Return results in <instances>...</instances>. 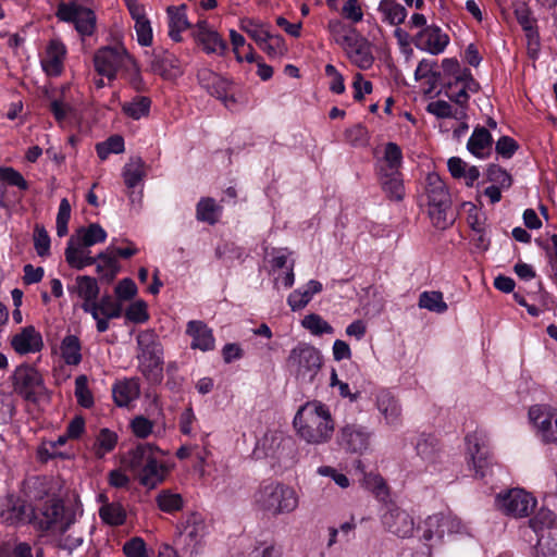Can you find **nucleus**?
<instances>
[{"label": "nucleus", "instance_id": "f257e3e1", "mask_svg": "<svg viewBox=\"0 0 557 557\" xmlns=\"http://www.w3.org/2000/svg\"><path fill=\"white\" fill-rule=\"evenodd\" d=\"M294 425L300 437L310 444L327 442L334 431L329 409L319 401L307 403L302 406L294 418Z\"/></svg>", "mask_w": 557, "mask_h": 557}, {"label": "nucleus", "instance_id": "f03ea898", "mask_svg": "<svg viewBox=\"0 0 557 557\" xmlns=\"http://www.w3.org/2000/svg\"><path fill=\"white\" fill-rule=\"evenodd\" d=\"M137 370L150 384L163 380L164 352L159 335L153 330L140 331L136 336Z\"/></svg>", "mask_w": 557, "mask_h": 557}, {"label": "nucleus", "instance_id": "7ed1b4c3", "mask_svg": "<svg viewBox=\"0 0 557 557\" xmlns=\"http://www.w3.org/2000/svg\"><path fill=\"white\" fill-rule=\"evenodd\" d=\"M256 507L273 517L293 512L298 507L296 491L283 483L269 482L259 486L253 496Z\"/></svg>", "mask_w": 557, "mask_h": 557}, {"label": "nucleus", "instance_id": "20e7f679", "mask_svg": "<svg viewBox=\"0 0 557 557\" xmlns=\"http://www.w3.org/2000/svg\"><path fill=\"white\" fill-rule=\"evenodd\" d=\"M425 194L429 215L433 225L440 230L450 226L455 221L450 195L445 183L436 173L428 174Z\"/></svg>", "mask_w": 557, "mask_h": 557}, {"label": "nucleus", "instance_id": "39448f33", "mask_svg": "<svg viewBox=\"0 0 557 557\" xmlns=\"http://www.w3.org/2000/svg\"><path fill=\"white\" fill-rule=\"evenodd\" d=\"M28 520L41 531L65 533L74 523V515L66 512L60 499L50 498L30 509Z\"/></svg>", "mask_w": 557, "mask_h": 557}, {"label": "nucleus", "instance_id": "423d86ee", "mask_svg": "<svg viewBox=\"0 0 557 557\" xmlns=\"http://www.w3.org/2000/svg\"><path fill=\"white\" fill-rule=\"evenodd\" d=\"M323 357L319 349L308 343H298L289 352L286 366L300 383H312L320 372Z\"/></svg>", "mask_w": 557, "mask_h": 557}, {"label": "nucleus", "instance_id": "0eeeda50", "mask_svg": "<svg viewBox=\"0 0 557 557\" xmlns=\"http://www.w3.org/2000/svg\"><path fill=\"white\" fill-rule=\"evenodd\" d=\"M94 64L97 73L113 81L121 71L132 72L136 70L134 59L122 45L106 46L98 49L94 55Z\"/></svg>", "mask_w": 557, "mask_h": 557}, {"label": "nucleus", "instance_id": "6e6552de", "mask_svg": "<svg viewBox=\"0 0 557 557\" xmlns=\"http://www.w3.org/2000/svg\"><path fill=\"white\" fill-rule=\"evenodd\" d=\"M536 499L522 488H510L495 497V506L504 515L512 518L528 517L534 509Z\"/></svg>", "mask_w": 557, "mask_h": 557}, {"label": "nucleus", "instance_id": "1a4fd4ad", "mask_svg": "<svg viewBox=\"0 0 557 557\" xmlns=\"http://www.w3.org/2000/svg\"><path fill=\"white\" fill-rule=\"evenodd\" d=\"M294 443L290 437L277 431H269L259 440L253 450L257 458H271L285 462L293 458Z\"/></svg>", "mask_w": 557, "mask_h": 557}, {"label": "nucleus", "instance_id": "9d476101", "mask_svg": "<svg viewBox=\"0 0 557 557\" xmlns=\"http://www.w3.org/2000/svg\"><path fill=\"white\" fill-rule=\"evenodd\" d=\"M12 380L14 392L27 401L37 403L47 392L41 374L34 367H17Z\"/></svg>", "mask_w": 557, "mask_h": 557}, {"label": "nucleus", "instance_id": "9b49d317", "mask_svg": "<svg viewBox=\"0 0 557 557\" xmlns=\"http://www.w3.org/2000/svg\"><path fill=\"white\" fill-rule=\"evenodd\" d=\"M55 16L66 23H72L81 36H90L96 28V14L89 8L76 1L58 4Z\"/></svg>", "mask_w": 557, "mask_h": 557}, {"label": "nucleus", "instance_id": "f8f14e48", "mask_svg": "<svg viewBox=\"0 0 557 557\" xmlns=\"http://www.w3.org/2000/svg\"><path fill=\"white\" fill-rule=\"evenodd\" d=\"M469 465L476 478H485L492 473L494 463L484 436L479 432L468 434L465 438Z\"/></svg>", "mask_w": 557, "mask_h": 557}, {"label": "nucleus", "instance_id": "ddd939ff", "mask_svg": "<svg viewBox=\"0 0 557 557\" xmlns=\"http://www.w3.org/2000/svg\"><path fill=\"white\" fill-rule=\"evenodd\" d=\"M423 540L431 541L434 537L442 540L445 534H462L467 532V525L451 512H438L429 516L424 521Z\"/></svg>", "mask_w": 557, "mask_h": 557}, {"label": "nucleus", "instance_id": "4468645a", "mask_svg": "<svg viewBox=\"0 0 557 557\" xmlns=\"http://www.w3.org/2000/svg\"><path fill=\"white\" fill-rule=\"evenodd\" d=\"M529 417L540 438L546 444L557 445V409L549 406H533L529 410Z\"/></svg>", "mask_w": 557, "mask_h": 557}, {"label": "nucleus", "instance_id": "2eb2a0df", "mask_svg": "<svg viewBox=\"0 0 557 557\" xmlns=\"http://www.w3.org/2000/svg\"><path fill=\"white\" fill-rule=\"evenodd\" d=\"M371 432L360 424H346L337 435L338 445L351 454H362L370 446Z\"/></svg>", "mask_w": 557, "mask_h": 557}, {"label": "nucleus", "instance_id": "dca6fc26", "mask_svg": "<svg viewBox=\"0 0 557 557\" xmlns=\"http://www.w3.org/2000/svg\"><path fill=\"white\" fill-rule=\"evenodd\" d=\"M416 451L424 462L426 471L431 473L441 471L443 454L435 436L420 435L416 443Z\"/></svg>", "mask_w": 557, "mask_h": 557}, {"label": "nucleus", "instance_id": "f3484780", "mask_svg": "<svg viewBox=\"0 0 557 557\" xmlns=\"http://www.w3.org/2000/svg\"><path fill=\"white\" fill-rule=\"evenodd\" d=\"M384 528L399 537H409L414 529V522L411 516L398 508L389 507L382 517Z\"/></svg>", "mask_w": 557, "mask_h": 557}, {"label": "nucleus", "instance_id": "a211bd4d", "mask_svg": "<svg viewBox=\"0 0 557 557\" xmlns=\"http://www.w3.org/2000/svg\"><path fill=\"white\" fill-rule=\"evenodd\" d=\"M449 42L447 34L436 25L424 27L417 36L416 47L431 54L442 53Z\"/></svg>", "mask_w": 557, "mask_h": 557}, {"label": "nucleus", "instance_id": "6ab92c4d", "mask_svg": "<svg viewBox=\"0 0 557 557\" xmlns=\"http://www.w3.org/2000/svg\"><path fill=\"white\" fill-rule=\"evenodd\" d=\"M194 36L207 53L222 55L227 48L226 41L221 38L218 32L209 27L206 21H199L197 23Z\"/></svg>", "mask_w": 557, "mask_h": 557}, {"label": "nucleus", "instance_id": "aec40b11", "mask_svg": "<svg viewBox=\"0 0 557 557\" xmlns=\"http://www.w3.org/2000/svg\"><path fill=\"white\" fill-rule=\"evenodd\" d=\"M158 455H164V453L157 446L150 443L138 444L135 448L128 451L124 458L125 465L134 472L138 473L148 463H151L152 459Z\"/></svg>", "mask_w": 557, "mask_h": 557}, {"label": "nucleus", "instance_id": "412c9836", "mask_svg": "<svg viewBox=\"0 0 557 557\" xmlns=\"http://www.w3.org/2000/svg\"><path fill=\"white\" fill-rule=\"evenodd\" d=\"M186 333L191 337L190 347L201 351H210L215 347L212 330L202 321L191 320L187 323Z\"/></svg>", "mask_w": 557, "mask_h": 557}, {"label": "nucleus", "instance_id": "4be33fe9", "mask_svg": "<svg viewBox=\"0 0 557 557\" xmlns=\"http://www.w3.org/2000/svg\"><path fill=\"white\" fill-rule=\"evenodd\" d=\"M181 537L188 545L197 546L206 535V523L202 516L198 512L188 513L182 521Z\"/></svg>", "mask_w": 557, "mask_h": 557}, {"label": "nucleus", "instance_id": "5701e85b", "mask_svg": "<svg viewBox=\"0 0 557 557\" xmlns=\"http://www.w3.org/2000/svg\"><path fill=\"white\" fill-rule=\"evenodd\" d=\"M11 345L18 354L37 352L42 346V337L32 325L24 327L11 339Z\"/></svg>", "mask_w": 557, "mask_h": 557}, {"label": "nucleus", "instance_id": "b1692460", "mask_svg": "<svg viewBox=\"0 0 557 557\" xmlns=\"http://www.w3.org/2000/svg\"><path fill=\"white\" fill-rule=\"evenodd\" d=\"M376 408L386 423L398 426L401 422V408L389 391L382 389L376 394Z\"/></svg>", "mask_w": 557, "mask_h": 557}, {"label": "nucleus", "instance_id": "393cba45", "mask_svg": "<svg viewBox=\"0 0 557 557\" xmlns=\"http://www.w3.org/2000/svg\"><path fill=\"white\" fill-rule=\"evenodd\" d=\"M64 255L69 265L76 270H83L88 265L97 263V256L91 257L89 247L81 246V244L75 242L74 236H71L69 239Z\"/></svg>", "mask_w": 557, "mask_h": 557}, {"label": "nucleus", "instance_id": "a878e982", "mask_svg": "<svg viewBox=\"0 0 557 557\" xmlns=\"http://www.w3.org/2000/svg\"><path fill=\"white\" fill-rule=\"evenodd\" d=\"M162 455H158L148 463L143 470L137 473L138 480L141 485L147 488H154L158 484L162 483L168 474L169 468L161 459Z\"/></svg>", "mask_w": 557, "mask_h": 557}, {"label": "nucleus", "instance_id": "bb28decb", "mask_svg": "<svg viewBox=\"0 0 557 557\" xmlns=\"http://www.w3.org/2000/svg\"><path fill=\"white\" fill-rule=\"evenodd\" d=\"M345 40L347 41L346 50L350 61L363 70L371 67L374 58L369 42L364 39H351L348 37H345Z\"/></svg>", "mask_w": 557, "mask_h": 557}, {"label": "nucleus", "instance_id": "cd10ccee", "mask_svg": "<svg viewBox=\"0 0 557 557\" xmlns=\"http://www.w3.org/2000/svg\"><path fill=\"white\" fill-rule=\"evenodd\" d=\"M492 145L493 138L488 129L478 126L467 143V149L476 158L484 159L491 154Z\"/></svg>", "mask_w": 557, "mask_h": 557}, {"label": "nucleus", "instance_id": "c85d7f7f", "mask_svg": "<svg viewBox=\"0 0 557 557\" xmlns=\"http://www.w3.org/2000/svg\"><path fill=\"white\" fill-rule=\"evenodd\" d=\"M320 292H322V284L319 281L310 280L306 286L297 288L288 295L287 304L293 311L301 310Z\"/></svg>", "mask_w": 557, "mask_h": 557}, {"label": "nucleus", "instance_id": "c756f323", "mask_svg": "<svg viewBox=\"0 0 557 557\" xmlns=\"http://www.w3.org/2000/svg\"><path fill=\"white\" fill-rule=\"evenodd\" d=\"M140 386L137 379L124 380L114 384L112 395L119 407H126L139 397Z\"/></svg>", "mask_w": 557, "mask_h": 557}, {"label": "nucleus", "instance_id": "7c9ffc66", "mask_svg": "<svg viewBox=\"0 0 557 557\" xmlns=\"http://www.w3.org/2000/svg\"><path fill=\"white\" fill-rule=\"evenodd\" d=\"M380 183L383 191L391 200L400 201L405 197L404 180L400 172H381Z\"/></svg>", "mask_w": 557, "mask_h": 557}, {"label": "nucleus", "instance_id": "2f4dec72", "mask_svg": "<svg viewBox=\"0 0 557 557\" xmlns=\"http://www.w3.org/2000/svg\"><path fill=\"white\" fill-rule=\"evenodd\" d=\"M169 36L174 41H181V33L190 27V24L186 16V5L169 7Z\"/></svg>", "mask_w": 557, "mask_h": 557}, {"label": "nucleus", "instance_id": "473e14b6", "mask_svg": "<svg viewBox=\"0 0 557 557\" xmlns=\"http://www.w3.org/2000/svg\"><path fill=\"white\" fill-rule=\"evenodd\" d=\"M96 271L100 275L101 280L107 283H111L120 271V264L116 256L111 248L97 255Z\"/></svg>", "mask_w": 557, "mask_h": 557}, {"label": "nucleus", "instance_id": "72a5a7b5", "mask_svg": "<svg viewBox=\"0 0 557 557\" xmlns=\"http://www.w3.org/2000/svg\"><path fill=\"white\" fill-rule=\"evenodd\" d=\"M73 236L81 246L91 247L98 243H103L107 239V232L100 224L91 223L86 227H79Z\"/></svg>", "mask_w": 557, "mask_h": 557}, {"label": "nucleus", "instance_id": "f704fd0d", "mask_svg": "<svg viewBox=\"0 0 557 557\" xmlns=\"http://www.w3.org/2000/svg\"><path fill=\"white\" fill-rule=\"evenodd\" d=\"M76 284L69 286L71 293H76L84 302L96 301L99 295V286L95 277L82 275L76 277Z\"/></svg>", "mask_w": 557, "mask_h": 557}, {"label": "nucleus", "instance_id": "c9c22d12", "mask_svg": "<svg viewBox=\"0 0 557 557\" xmlns=\"http://www.w3.org/2000/svg\"><path fill=\"white\" fill-rule=\"evenodd\" d=\"M377 10L382 14L383 22L389 25H399L407 16L405 7L395 0H381Z\"/></svg>", "mask_w": 557, "mask_h": 557}, {"label": "nucleus", "instance_id": "e433bc0d", "mask_svg": "<svg viewBox=\"0 0 557 557\" xmlns=\"http://www.w3.org/2000/svg\"><path fill=\"white\" fill-rule=\"evenodd\" d=\"M221 210L213 198H201L196 206V218L200 222L213 225L218 222Z\"/></svg>", "mask_w": 557, "mask_h": 557}, {"label": "nucleus", "instance_id": "4c0bfd02", "mask_svg": "<svg viewBox=\"0 0 557 557\" xmlns=\"http://www.w3.org/2000/svg\"><path fill=\"white\" fill-rule=\"evenodd\" d=\"M61 356L69 366H77L82 361V346L75 335H66L60 346Z\"/></svg>", "mask_w": 557, "mask_h": 557}, {"label": "nucleus", "instance_id": "58836bf2", "mask_svg": "<svg viewBox=\"0 0 557 557\" xmlns=\"http://www.w3.org/2000/svg\"><path fill=\"white\" fill-rule=\"evenodd\" d=\"M150 107V98L146 96H136L131 101H126L122 104V111L126 116L133 120H140L141 117L149 115Z\"/></svg>", "mask_w": 557, "mask_h": 557}, {"label": "nucleus", "instance_id": "ea45409f", "mask_svg": "<svg viewBox=\"0 0 557 557\" xmlns=\"http://www.w3.org/2000/svg\"><path fill=\"white\" fill-rule=\"evenodd\" d=\"M403 163V152L400 147L395 143H387L384 149L383 164L380 166L381 172H400Z\"/></svg>", "mask_w": 557, "mask_h": 557}, {"label": "nucleus", "instance_id": "a19ab883", "mask_svg": "<svg viewBox=\"0 0 557 557\" xmlns=\"http://www.w3.org/2000/svg\"><path fill=\"white\" fill-rule=\"evenodd\" d=\"M156 503L159 509L166 513L180 511L184 506L182 495L174 493L171 490L160 491L156 496Z\"/></svg>", "mask_w": 557, "mask_h": 557}, {"label": "nucleus", "instance_id": "79ce46f5", "mask_svg": "<svg viewBox=\"0 0 557 557\" xmlns=\"http://www.w3.org/2000/svg\"><path fill=\"white\" fill-rule=\"evenodd\" d=\"M145 162L141 158L132 159L123 170L124 183L128 188L136 187L145 177Z\"/></svg>", "mask_w": 557, "mask_h": 557}, {"label": "nucleus", "instance_id": "37998d69", "mask_svg": "<svg viewBox=\"0 0 557 557\" xmlns=\"http://www.w3.org/2000/svg\"><path fill=\"white\" fill-rule=\"evenodd\" d=\"M419 307L436 313H444L447 310V304L443 299V294L437 290L423 292L419 296Z\"/></svg>", "mask_w": 557, "mask_h": 557}, {"label": "nucleus", "instance_id": "c03bdc74", "mask_svg": "<svg viewBox=\"0 0 557 557\" xmlns=\"http://www.w3.org/2000/svg\"><path fill=\"white\" fill-rule=\"evenodd\" d=\"M117 435L109 429H101L94 444V451L98 458H102L116 445Z\"/></svg>", "mask_w": 557, "mask_h": 557}, {"label": "nucleus", "instance_id": "a18cd8bd", "mask_svg": "<svg viewBox=\"0 0 557 557\" xmlns=\"http://www.w3.org/2000/svg\"><path fill=\"white\" fill-rule=\"evenodd\" d=\"M301 325L315 336L334 333L333 326L317 313L306 315L301 321Z\"/></svg>", "mask_w": 557, "mask_h": 557}, {"label": "nucleus", "instance_id": "49530a36", "mask_svg": "<svg viewBox=\"0 0 557 557\" xmlns=\"http://www.w3.org/2000/svg\"><path fill=\"white\" fill-rule=\"evenodd\" d=\"M99 516L103 522L110 525H121L126 519L124 508L117 503L103 505L99 510Z\"/></svg>", "mask_w": 557, "mask_h": 557}, {"label": "nucleus", "instance_id": "de8ad7c7", "mask_svg": "<svg viewBox=\"0 0 557 557\" xmlns=\"http://www.w3.org/2000/svg\"><path fill=\"white\" fill-rule=\"evenodd\" d=\"M240 27L257 42V45H259L261 41H264V39L271 38V33L268 29V25L261 22L251 18H245L242 21Z\"/></svg>", "mask_w": 557, "mask_h": 557}, {"label": "nucleus", "instance_id": "09e8293b", "mask_svg": "<svg viewBox=\"0 0 557 557\" xmlns=\"http://www.w3.org/2000/svg\"><path fill=\"white\" fill-rule=\"evenodd\" d=\"M258 46L270 58L282 57L287 51L284 38L281 35L271 34V38L264 39V41H261Z\"/></svg>", "mask_w": 557, "mask_h": 557}, {"label": "nucleus", "instance_id": "8fccbe9b", "mask_svg": "<svg viewBox=\"0 0 557 557\" xmlns=\"http://www.w3.org/2000/svg\"><path fill=\"white\" fill-rule=\"evenodd\" d=\"M487 181L500 188H509L512 184L511 175L498 164H491L486 171Z\"/></svg>", "mask_w": 557, "mask_h": 557}, {"label": "nucleus", "instance_id": "3c124183", "mask_svg": "<svg viewBox=\"0 0 557 557\" xmlns=\"http://www.w3.org/2000/svg\"><path fill=\"white\" fill-rule=\"evenodd\" d=\"M34 248L41 258L50 255V236L41 224H36L34 228Z\"/></svg>", "mask_w": 557, "mask_h": 557}, {"label": "nucleus", "instance_id": "603ef678", "mask_svg": "<svg viewBox=\"0 0 557 557\" xmlns=\"http://www.w3.org/2000/svg\"><path fill=\"white\" fill-rule=\"evenodd\" d=\"M530 528L539 534L545 529H549L555 524V515L552 510L542 508L529 520Z\"/></svg>", "mask_w": 557, "mask_h": 557}, {"label": "nucleus", "instance_id": "864d4df0", "mask_svg": "<svg viewBox=\"0 0 557 557\" xmlns=\"http://www.w3.org/2000/svg\"><path fill=\"white\" fill-rule=\"evenodd\" d=\"M75 396L77 403L84 408H90L94 405V397L88 388V379L84 374L75 379Z\"/></svg>", "mask_w": 557, "mask_h": 557}, {"label": "nucleus", "instance_id": "5fc2aeb1", "mask_svg": "<svg viewBox=\"0 0 557 557\" xmlns=\"http://www.w3.org/2000/svg\"><path fill=\"white\" fill-rule=\"evenodd\" d=\"M230 88V83L227 79L223 78L222 76L218 75L216 81H214V84H211L208 88V92L211 96H214L215 98L222 100L225 106H228V102H235V99L231 96H227V91Z\"/></svg>", "mask_w": 557, "mask_h": 557}, {"label": "nucleus", "instance_id": "6e6d98bb", "mask_svg": "<svg viewBox=\"0 0 557 557\" xmlns=\"http://www.w3.org/2000/svg\"><path fill=\"white\" fill-rule=\"evenodd\" d=\"M459 85H465L470 91L475 92L478 90V83L473 78L469 69H460L454 77V81L447 83L449 89L457 88Z\"/></svg>", "mask_w": 557, "mask_h": 557}, {"label": "nucleus", "instance_id": "4d7b16f0", "mask_svg": "<svg viewBox=\"0 0 557 557\" xmlns=\"http://www.w3.org/2000/svg\"><path fill=\"white\" fill-rule=\"evenodd\" d=\"M515 15L518 23L527 32H533L535 27V20L532 17L531 10L524 2H519L515 5Z\"/></svg>", "mask_w": 557, "mask_h": 557}, {"label": "nucleus", "instance_id": "13d9d810", "mask_svg": "<svg viewBox=\"0 0 557 557\" xmlns=\"http://www.w3.org/2000/svg\"><path fill=\"white\" fill-rule=\"evenodd\" d=\"M0 557H34L27 543H18L13 548L0 540Z\"/></svg>", "mask_w": 557, "mask_h": 557}, {"label": "nucleus", "instance_id": "bf43d9fd", "mask_svg": "<svg viewBox=\"0 0 557 557\" xmlns=\"http://www.w3.org/2000/svg\"><path fill=\"white\" fill-rule=\"evenodd\" d=\"M5 181L11 186H16L21 190L28 189V183L23 175L13 168H0V182Z\"/></svg>", "mask_w": 557, "mask_h": 557}, {"label": "nucleus", "instance_id": "052dcab7", "mask_svg": "<svg viewBox=\"0 0 557 557\" xmlns=\"http://www.w3.org/2000/svg\"><path fill=\"white\" fill-rule=\"evenodd\" d=\"M101 308V314L106 318H120L122 315V305L114 301L110 295H104L97 301Z\"/></svg>", "mask_w": 557, "mask_h": 557}, {"label": "nucleus", "instance_id": "680f3d73", "mask_svg": "<svg viewBox=\"0 0 557 557\" xmlns=\"http://www.w3.org/2000/svg\"><path fill=\"white\" fill-rule=\"evenodd\" d=\"M123 553L127 557H146L147 556L146 543L141 537L134 536L124 543Z\"/></svg>", "mask_w": 557, "mask_h": 557}, {"label": "nucleus", "instance_id": "e2e57ef3", "mask_svg": "<svg viewBox=\"0 0 557 557\" xmlns=\"http://www.w3.org/2000/svg\"><path fill=\"white\" fill-rule=\"evenodd\" d=\"M518 143L509 136H502L496 141L495 145V150L497 154L502 156L505 159L511 158L513 153L518 150Z\"/></svg>", "mask_w": 557, "mask_h": 557}, {"label": "nucleus", "instance_id": "0e129e2a", "mask_svg": "<svg viewBox=\"0 0 557 557\" xmlns=\"http://www.w3.org/2000/svg\"><path fill=\"white\" fill-rule=\"evenodd\" d=\"M137 40L141 46H150L152 42V28L149 20L146 17L135 22Z\"/></svg>", "mask_w": 557, "mask_h": 557}, {"label": "nucleus", "instance_id": "69168bd1", "mask_svg": "<svg viewBox=\"0 0 557 557\" xmlns=\"http://www.w3.org/2000/svg\"><path fill=\"white\" fill-rule=\"evenodd\" d=\"M125 317L127 320L134 323H143L148 320V313L146 309V304L144 301H136L132 304L126 312Z\"/></svg>", "mask_w": 557, "mask_h": 557}, {"label": "nucleus", "instance_id": "338daca9", "mask_svg": "<svg viewBox=\"0 0 557 557\" xmlns=\"http://www.w3.org/2000/svg\"><path fill=\"white\" fill-rule=\"evenodd\" d=\"M137 293L136 284L131 278H123L115 286V294L120 300H129Z\"/></svg>", "mask_w": 557, "mask_h": 557}, {"label": "nucleus", "instance_id": "774afa93", "mask_svg": "<svg viewBox=\"0 0 557 557\" xmlns=\"http://www.w3.org/2000/svg\"><path fill=\"white\" fill-rule=\"evenodd\" d=\"M535 548L537 557H557V542L552 539L539 537Z\"/></svg>", "mask_w": 557, "mask_h": 557}]
</instances>
